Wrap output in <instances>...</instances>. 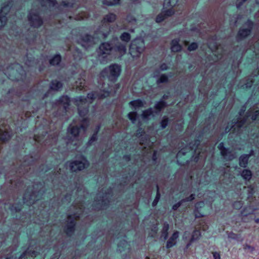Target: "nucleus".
<instances>
[{"mask_svg":"<svg viewBox=\"0 0 259 259\" xmlns=\"http://www.w3.org/2000/svg\"><path fill=\"white\" fill-rule=\"evenodd\" d=\"M175 14V9L174 7L166 11H162L157 15L156 18V22L160 23L163 21L168 17L171 16Z\"/></svg>","mask_w":259,"mask_h":259,"instance_id":"4","label":"nucleus"},{"mask_svg":"<svg viewBox=\"0 0 259 259\" xmlns=\"http://www.w3.org/2000/svg\"><path fill=\"white\" fill-rule=\"evenodd\" d=\"M62 87V84L60 82L57 80H55L52 83L51 89L54 90L58 91L61 89Z\"/></svg>","mask_w":259,"mask_h":259,"instance_id":"14","label":"nucleus"},{"mask_svg":"<svg viewBox=\"0 0 259 259\" xmlns=\"http://www.w3.org/2000/svg\"><path fill=\"white\" fill-rule=\"evenodd\" d=\"M83 40L86 42H90L93 40V37L89 35H85L83 37Z\"/></svg>","mask_w":259,"mask_h":259,"instance_id":"28","label":"nucleus"},{"mask_svg":"<svg viewBox=\"0 0 259 259\" xmlns=\"http://www.w3.org/2000/svg\"><path fill=\"white\" fill-rule=\"evenodd\" d=\"M253 23L251 22L248 21L243 26V28L240 29L237 35V38L238 40L243 39L248 36L252 30Z\"/></svg>","mask_w":259,"mask_h":259,"instance_id":"1","label":"nucleus"},{"mask_svg":"<svg viewBox=\"0 0 259 259\" xmlns=\"http://www.w3.org/2000/svg\"><path fill=\"white\" fill-rule=\"evenodd\" d=\"M111 50V46L108 43H103L99 47V53L101 55L109 54Z\"/></svg>","mask_w":259,"mask_h":259,"instance_id":"9","label":"nucleus"},{"mask_svg":"<svg viewBox=\"0 0 259 259\" xmlns=\"http://www.w3.org/2000/svg\"><path fill=\"white\" fill-rule=\"evenodd\" d=\"M119 2V0H114V1L113 2H110L109 3H106L105 2V1H104V4H106L108 6H110V5H113L118 4Z\"/></svg>","mask_w":259,"mask_h":259,"instance_id":"30","label":"nucleus"},{"mask_svg":"<svg viewBox=\"0 0 259 259\" xmlns=\"http://www.w3.org/2000/svg\"><path fill=\"white\" fill-rule=\"evenodd\" d=\"M198 48L197 44L195 42L192 43L188 48L189 51H194Z\"/></svg>","mask_w":259,"mask_h":259,"instance_id":"23","label":"nucleus"},{"mask_svg":"<svg viewBox=\"0 0 259 259\" xmlns=\"http://www.w3.org/2000/svg\"><path fill=\"white\" fill-rule=\"evenodd\" d=\"M212 254H213L214 259H220V253L215 252H213Z\"/></svg>","mask_w":259,"mask_h":259,"instance_id":"33","label":"nucleus"},{"mask_svg":"<svg viewBox=\"0 0 259 259\" xmlns=\"http://www.w3.org/2000/svg\"><path fill=\"white\" fill-rule=\"evenodd\" d=\"M78 218V217L73 215H70L67 218V229L66 230L67 234H70L73 232L74 230V226L75 225V223L74 222V220H76Z\"/></svg>","mask_w":259,"mask_h":259,"instance_id":"5","label":"nucleus"},{"mask_svg":"<svg viewBox=\"0 0 259 259\" xmlns=\"http://www.w3.org/2000/svg\"><path fill=\"white\" fill-rule=\"evenodd\" d=\"M81 127H83V128H85V127L83 126V125H81Z\"/></svg>","mask_w":259,"mask_h":259,"instance_id":"41","label":"nucleus"},{"mask_svg":"<svg viewBox=\"0 0 259 259\" xmlns=\"http://www.w3.org/2000/svg\"><path fill=\"white\" fill-rule=\"evenodd\" d=\"M252 119H253V120H255V117H254V116H252Z\"/></svg>","mask_w":259,"mask_h":259,"instance_id":"38","label":"nucleus"},{"mask_svg":"<svg viewBox=\"0 0 259 259\" xmlns=\"http://www.w3.org/2000/svg\"><path fill=\"white\" fill-rule=\"evenodd\" d=\"M161 67L162 69H166V65H165V64H163V65H161Z\"/></svg>","mask_w":259,"mask_h":259,"instance_id":"34","label":"nucleus"},{"mask_svg":"<svg viewBox=\"0 0 259 259\" xmlns=\"http://www.w3.org/2000/svg\"><path fill=\"white\" fill-rule=\"evenodd\" d=\"M167 123H168V119L167 118H165V119H163L162 121H161V126L163 127V128H164L166 127V126L167 125Z\"/></svg>","mask_w":259,"mask_h":259,"instance_id":"29","label":"nucleus"},{"mask_svg":"<svg viewBox=\"0 0 259 259\" xmlns=\"http://www.w3.org/2000/svg\"><path fill=\"white\" fill-rule=\"evenodd\" d=\"M120 38L122 41L127 42L131 39V35L128 33L124 32L121 35Z\"/></svg>","mask_w":259,"mask_h":259,"instance_id":"18","label":"nucleus"},{"mask_svg":"<svg viewBox=\"0 0 259 259\" xmlns=\"http://www.w3.org/2000/svg\"><path fill=\"white\" fill-rule=\"evenodd\" d=\"M179 235V232L178 231H175L172 235L168 239L166 243V247L170 248L175 245L177 243V239Z\"/></svg>","mask_w":259,"mask_h":259,"instance_id":"8","label":"nucleus"},{"mask_svg":"<svg viewBox=\"0 0 259 259\" xmlns=\"http://www.w3.org/2000/svg\"><path fill=\"white\" fill-rule=\"evenodd\" d=\"M133 50H134V48H131L130 49V52H131V54L132 55H133Z\"/></svg>","mask_w":259,"mask_h":259,"instance_id":"36","label":"nucleus"},{"mask_svg":"<svg viewBox=\"0 0 259 259\" xmlns=\"http://www.w3.org/2000/svg\"><path fill=\"white\" fill-rule=\"evenodd\" d=\"M116 19V16L113 13L106 15L101 21L102 25H107L110 23L114 22Z\"/></svg>","mask_w":259,"mask_h":259,"instance_id":"7","label":"nucleus"},{"mask_svg":"<svg viewBox=\"0 0 259 259\" xmlns=\"http://www.w3.org/2000/svg\"><path fill=\"white\" fill-rule=\"evenodd\" d=\"M179 39H173L170 43V49L172 52H178L182 50V46L179 44Z\"/></svg>","mask_w":259,"mask_h":259,"instance_id":"10","label":"nucleus"},{"mask_svg":"<svg viewBox=\"0 0 259 259\" xmlns=\"http://www.w3.org/2000/svg\"><path fill=\"white\" fill-rule=\"evenodd\" d=\"M250 155H243L239 158V165L240 166L245 167L247 164Z\"/></svg>","mask_w":259,"mask_h":259,"instance_id":"11","label":"nucleus"},{"mask_svg":"<svg viewBox=\"0 0 259 259\" xmlns=\"http://www.w3.org/2000/svg\"><path fill=\"white\" fill-rule=\"evenodd\" d=\"M221 152L222 155L224 157H226L227 156L228 153H229L228 150L224 147H223L221 149Z\"/></svg>","mask_w":259,"mask_h":259,"instance_id":"27","label":"nucleus"},{"mask_svg":"<svg viewBox=\"0 0 259 259\" xmlns=\"http://www.w3.org/2000/svg\"><path fill=\"white\" fill-rule=\"evenodd\" d=\"M30 25L34 27H38L42 24V21L40 17L35 13L30 12L28 16Z\"/></svg>","mask_w":259,"mask_h":259,"instance_id":"3","label":"nucleus"},{"mask_svg":"<svg viewBox=\"0 0 259 259\" xmlns=\"http://www.w3.org/2000/svg\"><path fill=\"white\" fill-rule=\"evenodd\" d=\"M88 165L89 163L87 161L82 159L81 160H76L71 162L70 166L72 171H76L84 169Z\"/></svg>","mask_w":259,"mask_h":259,"instance_id":"2","label":"nucleus"},{"mask_svg":"<svg viewBox=\"0 0 259 259\" xmlns=\"http://www.w3.org/2000/svg\"><path fill=\"white\" fill-rule=\"evenodd\" d=\"M61 58L60 55H56L50 61V64L53 65H58L61 61Z\"/></svg>","mask_w":259,"mask_h":259,"instance_id":"17","label":"nucleus"},{"mask_svg":"<svg viewBox=\"0 0 259 259\" xmlns=\"http://www.w3.org/2000/svg\"><path fill=\"white\" fill-rule=\"evenodd\" d=\"M6 24V18L5 17L0 18V29L3 28Z\"/></svg>","mask_w":259,"mask_h":259,"instance_id":"26","label":"nucleus"},{"mask_svg":"<svg viewBox=\"0 0 259 259\" xmlns=\"http://www.w3.org/2000/svg\"><path fill=\"white\" fill-rule=\"evenodd\" d=\"M168 80V78L167 77V76L165 74H162L161 75L159 79L157 80V83H164V82H166Z\"/></svg>","mask_w":259,"mask_h":259,"instance_id":"21","label":"nucleus"},{"mask_svg":"<svg viewBox=\"0 0 259 259\" xmlns=\"http://www.w3.org/2000/svg\"><path fill=\"white\" fill-rule=\"evenodd\" d=\"M194 199V195L193 194H191L189 197L186 198L185 199L182 200V201H189L193 200Z\"/></svg>","mask_w":259,"mask_h":259,"instance_id":"31","label":"nucleus"},{"mask_svg":"<svg viewBox=\"0 0 259 259\" xmlns=\"http://www.w3.org/2000/svg\"><path fill=\"white\" fill-rule=\"evenodd\" d=\"M251 171L248 169H244L241 173V176L246 180H249L251 178Z\"/></svg>","mask_w":259,"mask_h":259,"instance_id":"12","label":"nucleus"},{"mask_svg":"<svg viewBox=\"0 0 259 259\" xmlns=\"http://www.w3.org/2000/svg\"><path fill=\"white\" fill-rule=\"evenodd\" d=\"M160 194L159 192L158 191L157 193L156 197L152 202V205L153 206H155L156 205V204H157V203L160 199Z\"/></svg>","mask_w":259,"mask_h":259,"instance_id":"24","label":"nucleus"},{"mask_svg":"<svg viewBox=\"0 0 259 259\" xmlns=\"http://www.w3.org/2000/svg\"><path fill=\"white\" fill-rule=\"evenodd\" d=\"M110 77L111 80H114L120 74V67L116 64H113L109 66Z\"/></svg>","mask_w":259,"mask_h":259,"instance_id":"6","label":"nucleus"},{"mask_svg":"<svg viewBox=\"0 0 259 259\" xmlns=\"http://www.w3.org/2000/svg\"><path fill=\"white\" fill-rule=\"evenodd\" d=\"M182 202V201H181V202H179L177 204H175L172 207V209L175 210H177L181 206Z\"/></svg>","mask_w":259,"mask_h":259,"instance_id":"32","label":"nucleus"},{"mask_svg":"<svg viewBox=\"0 0 259 259\" xmlns=\"http://www.w3.org/2000/svg\"><path fill=\"white\" fill-rule=\"evenodd\" d=\"M130 104L135 108L144 106V103L140 100L132 101L130 103Z\"/></svg>","mask_w":259,"mask_h":259,"instance_id":"15","label":"nucleus"},{"mask_svg":"<svg viewBox=\"0 0 259 259\" xmlns=\"http://www.w3.org/2000/svg\"><path fill=\"white\" fill-rule=\"evenodd\" d=\"M169 229V225L167 223L164 224L163 229L162 230V236L164 239H166L168 237V230Z\"/></svg>","mask_w":259,"mask_h":259,"instance_id":"13","label":"nucleus"},{"mask_svg":"<svg viewBox=\"0 0 259 259\" xmlns=\"http://www.w3.org/2000/svg\"><path fill=\"white\" fill-rule=\"evenodd\" d=\"M139 56V53H138L137 55H134V56Z\"/></svg>","mask_w":259,"mask_h":259,"instance_id":"40","label":"nucleus"},{"mask_svg":"<svg viewBox=\"0 0 259 259\" xmlns=\"http://www.w3.org/2000/svg\"><path fill=\"white\" fill-rule=\"evenodd\" d=\"M153 111L151 109H149L148 110H145L143 111L142 113V116L144 118H148L150 115L152 114Z\"/></svg>","mask_w":259,"mask_h":259,"instance_id":"19","label":"nucleus"},{"mask_svg":"<svg viewBox=\"0 0 259 259\" xmlns=\"http://www.w3.org/2000/svg\"><path fill=\"white\" fill-rule=\"evenodd\" d=\"M137 113L135 112H130L128 114V118L132 121L133 122H134L136 120L137 118Z\"/></svg>","mask_w":259,"mask_h":259,"instance_id":"22","label":"nucleus"},{"mask_svg":"<svg viewBox=\"0 0 259 259\" xmlns=\"http://www.w3.org/2000/svg\"><path fill=\"white\" fill-rule=\"evenodd\" d=\"M246 0H243V2L245 1Z\"/></svg>","mask_w":259,"mask_h":259,"instance_id":"42","label":"nucleus"},{"mask_svg":"<svg viewBox=\"0 0 259 259\" xmlns=\"http://www.w3.org/2000/svg\"><path fill=\"white\" fill-rule=\"evenodd\" d=\"M93 140L94 141L95 140V139H94V138L93 137L91 139V140Z\"/></svg>","mask_w":259,"mask_h":259,"instance_id":"39","label":"nucleus"},{"mask_svg":"<svg viewBox=\"0 0 259 259\" xmlns=\"http://www.w3.org/2000/svg\"><path fill=\"white\" fill-rule=\"evenodd\" d=\"M71 133L75 137L78 136L79 128L77 126H73L71 128Z\"/></svg>","mask_w":259,"mask_h":259,"instance_id":"20","label":"nucleus"},{"mask_svg":"<svg viewBox=\"0 0 259 259\" xmlns=\"http://www.w3.org/2000/svg\"><path fill=\"white\" fill-rule=\"evenodd\" d=\"M255 112L256 115L259 114V111H256Z\"/></svg>","mask_w":259,"mask_h":259,"instance_id":"37","label":"nucleus"},{"mask_svg":"<svg viewBox=\"0 0 259 259\" xmlns=\"http://www.w3.org/2000/svg\"><path fill=\"white\" fill-rule=\"evenodd\" d=\"M116 48L118 52L121 54L123 55L125 54L126 52V46L123 44H118L116 46Z\"/></svg>","mask_w":259,"mask_h":259,"instance_id":"16","label":"nucleus"},{"mask_svg":"<svg viewBox=\"0 0 259 259\" xmlns=\"http://www.w3.org/2000/svg\"><path fill=\"white\" fill-rule=\"evenodd\" d=\"M184 44L185 45V46H187V45H188L189 42L187 41H184Z\"/></svg>","mask_w":259,"mask_h":259,"instance_id":"35","label":"nucleus"},{"mask_svg":"<svg viewBox=\"0 0 259 259\" xmlns=\"http://www.w3.org/2000/svg\"><path fill=\"white\" fill-rule=\"evenodd\" d=\"M165 107V103L163 102H160L158 103L155 106L156 109L159 110Z\"/></svg>","mask_w":259,"mask_h":259,"instance_id":"25","label":"nucleus"}]
</instances>
